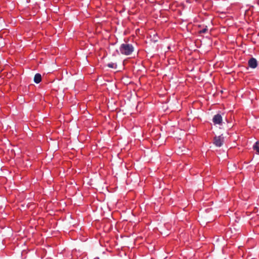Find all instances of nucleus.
<instances>
[{
    "label": "nucleus",
    "mask_w": 259,
    "mask_h": 259,
    "mask_svg": "<svg viewBox=\"0 0 259 259\" xmlns=\"http://www.w3.org/2000/svg\"><path fill=\"white\" fill-rule=\"evenodd\" d=\"M41 81V76L39 73H36L34 75V82L36 83H39Z\"/></svg>",
    "instance_id": "5"
},
{
    "label": "nucleus",
    "mask_w": 259,
    "mask_h": 259,
    "mask_svg": "<svg viewBox=\"0 0 259 259\" xmlns=\"http://www.w3.org/2000/svg\"><path fill=\"white\" fill-rule=\"evenodd\" d=\"M224 141L225 138L223 135L219 136H215L213 138V144L215 146L220 147L223 145Z\"/></svg>",
    "instance_id": "2"
},
{
    "label": "nucleus",
    "mask_w": 259,
    "mask_h": 259,
    "mask_svg": "<svg viewBox=\"0 0 259 259\" xmlns=\"http://www.w3.org/2000/svg\"><path fill=\"white\" fill-rule=\"evenodd\" d=\"M107 66L111 68H116L117 65L116 63H110L107 64Z\"/></svg>",
    "instance_id": "7"
},
{
    "label": "nucleus",
    "mask_w": 259,
    "mask_h": 259,
    "mask_svg": "<svg viewBox=\"0 0 259 259\" xmlns=\"http://www.w3.org/2000/svg\"><path fill=\"white\" fill-rule=\"evenodd\" d=\"M248 66L252 69L255 68L257 66V62L254 58H251L248 62Z\"/></svg>",
    "instance_id": "4"
},
{
    "label": "nucleus",
    "mask_w": 259,
    "mask_h": 259,
    "mask_svg": "<svg viewBox=\"0 0 259 259\" xmlns=\"http://www.w3.org/2000/svg\"><path fill=\"white\" fill-rule=\"evenodd\" d=\"M212 122L214 125H222L223 123V118L220 114L214 115L212 118Z\"/></svg>",
    "instance_id": "3"
},
{
    "label": "nucleus",
    "mask_w": 259,
    "mask_h": 259,
    "mask_svg": "<svg viewBox=\"0 0 259 259\" xmlns=\"http://www.w3.org/2000/svg\"><path fill=\"white\" fill-rule=\"evenodd\" d=\"M253 149L257 154H259V142H256L253 146Z\"/></svg>",
    "instance_id": "6"
},
{
    "label": "nucleus",
    "mask_w": 259,
    "mask_h": 259,
    "mask_svg": "<svg viewBox=\"0 0 259 259\" xmlns=\"http://www.w3.org/2000/svg\"><path fill=\"white\" fill-rule=\"evenodd\" d=\"M208 30L207 26H205L203 28H202L201 30H199V33H206Z\"/></svg>",
    "instance_id": "8"
},
{
    "label": "nucleus",
    "mask_w": 259,
    "mask_h": 259,
    "mask_svg": "<svg viewBox=\"0 0 259 259\" xmlns=\"http://www.w3.org/2000/svg\"><path fill=\"white\" fill-rule=\"evenodd\" d=\"M119 50L120 54L122 55L128 56L131 55L134 52V47L132 44L124 43L120 45Z\"/></svg>",
    "instance_id": "1"
}]
</instances>
